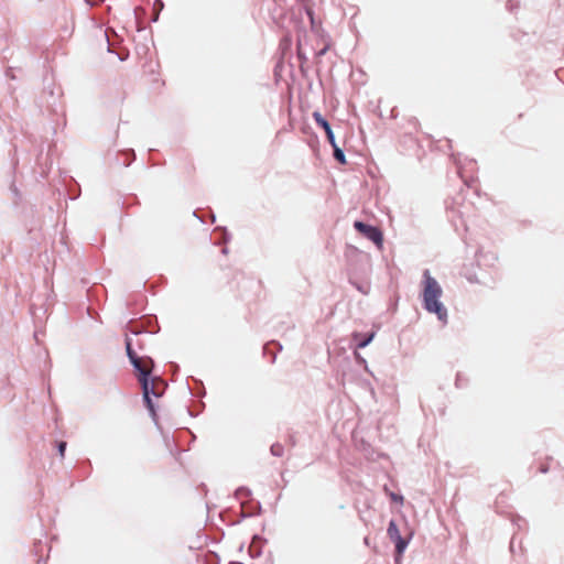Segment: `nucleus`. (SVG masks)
<instances>
[{
    "label": "nucleus",
    "mask_w": 564,
    "mask_h": 564,
    "mask_svg": "<svg viewBox=\"0 0 564 564\" xmlns=\"http://www.w3.org/2000/svg\"><path fill=\"white\" fill-rule=\"evenodd\" d=\"M443 290L440 283L433 279L429 271L424 272V281L422 282V299L424 308L429 313H434L441 322H446L447 311L440 301Z\"/></svg>",
    "instance_id": "1"
},
{
    "label": "nucleus",
    "mask_w": 564,
    "mask_h": 564,
    "mask_svg": "<svg viewBox=\"0 0 564 564\" xmlns=\"http://www.w3.org/2000/svg\"><path fill=\"white\" fill-rule=\"evenodd\" d=\"M140 381L142 384L143 398L147 403V406L151 411H153V403L151 401L150 395L151 394L154 397L162 395L165 390V383L159 378H153V379L149 380L148 376H142V375H140Z\"/></svg>",
    "instance_id": "2"
},
{
    "label": "nucleus",
    "mask_w": 564,
    "mask_h": 564,
    "mask_svg": "<svg viewBox=\"0 0 564 564\" xmlns=\"http://www.w3.org/2000/svg\"><path fill=\"white\" fill-rule=\"evenodd\" d=\"M127 354L131 364L134 366L137 370H139L140 375L149 376L151 372L152 360L149 357L139 358L131 349L130 341H127Z\"/></svg>",
    "instance_id": "3"
},
{
    "label": "nucleus",
    "mask_w": 564,
    "mask_h": 564,
    "mask_svg": "<svg viewBox=\"0 0 564 564\" xmlns=\"http://www.w3.org/2000/svg\"><path fill=\"white\" fill-rule=\"evenodd\" d=\"M354 227L368 239L375 242L378 248L382 247L383 237L380 230L377 228L366 225L362 221H355Z\"/></svg>",
    "instance_id": "4"
},
{
    "label": "nucleus",
    "mask_w": 564,
    "mask_h": 564,
    "mask_svg": "<svg viewBox=\"0 0 564 564\" xmlns=\"http://www.w3.org/2000/svg\"><path fill=\"white\" fill-rule=\"evenodd\" d=\"M313 117L316 123H318L324 129V132L326 133L329 143L334 144L335 135L327 120L324 119L319 112H314Z\"/></svg>",
    "instance_id": "5"
},
{
    "label": "nucleus",
    "mask_w": 564,
    "mask_h": 564,
    "mask_svg": "<svg viewBox=\"0 0 564 564\" xmlns=\"http://www.w3.org/2000/svg\"><path fill=\"white\" fill-rule=\"evenodd\" d=\"M388 535H389V538H390L392 541H395V540H398V539H400V538H401L400 532H399V529H398V527H397V524H395V522H394V521H391V522L389 523V528H388Z\"/></svg>",
    "instance_id": "6"
},
{
    "label": "nucleus",
    "mask_w": 564,
    "mask_h": 564,
    "mask_svg": "<svg viewBox=\"0 0 564 564\" xmlns=\"http://www.w3.org/2000/svg\"><path fill=\"white\" fill-rule=\"evenodd\" d=\"M395 543V549H397V561L399 560V557L402 555V553L404 552V550L406 549L408 546V541L400 538L395 541H393Z\"/></svg>",
    "instance_id": "7"
},
{
    "label": "nucleus",
    "mask_w": 564,
    "mask_h": 564,
    "mask_svg": "<svg viewBox=\"0 0 564 564\" xmlns=\"http://www.w3.org/2000/svg\"><path fill=\"white\" fill-rule=\"evenodd\" d=\"M334 149V156L335 159L340 162L341 164L346 163V158L341 149L337 145L336 141H334V144H332Z\"/></svg>",
    "instance_id": "8"
},
{
    "label": "nucleus",
    "mask_w": 564,
    "mask_h": 564,
    "mask_svg": "<svg viewBox=\"0 0 564 564\" xmlns=\"http://www.w3.org/2000/svg\"><path fill=\"white\" fill-rule=\"evenodd\" d=\"M373 337H375V334L371 333L367 338H365L362 341L359 343L358 347L364 348V347L368 346L372 341Z\"/></svg>",
    "instance_id": "9"
},
{
    "label": "nucleus",
    "mask_w": 564,
    "mask_h": 564,
    "mask_svg": "<svg viewBox=\"0 0 564 564\" xmlns=\"http://www.w3.org/2000/svg\"><path fill=\"white\" fill-rule=\"evenodd\" d=\"M65 449H66V443L65 442H61L58 444V453L62 457H64V454H65Z\"/></svg>",
    "instance_id": "10"
},
{
    "label": "nucleus",
    "mask_w": 564,
    "mask_h": 564,
    "mask_svg": "<svg viewBox=\"0 0 564 564\" xmlns=\"http://www.w3.org/2000/svg\"><path fill=\"white\" fill-rule=\"evenodd\" d=\"M355 357L360 364H366V360L358 352H355Z\"/></svg>",
    "instance_id": "11"
},
{
    "label": "nucleus",
    "mask_w": 564,
    "mask_h": 564,
    "mask_svg": "<svg viewBox=\"0 0 564 564\" xmlns=\"http://www.w3.org/2000/svg\"><path fill=\"white\" fill-rule=\"evenodd\" d=\"M391 498L395 501H402V497L391 494Z\"/></svg>",
    "instance_id": "12"
}]
</instances>
